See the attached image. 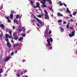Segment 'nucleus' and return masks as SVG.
Returning <instances> with one entry per match:
<instances>
[{"label": "nucleus", "instance_id": "obj_1", "mask_svg": "<svg viewBox=\"0 0 77 77\" xmlns=\"http://www.w3.org/2000/svg\"><path fill=\"white\" fill-rule=\"evenodd\" d=\"M47 42H48V44L47 45L48 47H49V50H50L51 49L52 50V45H51V44L50 43V42H53V38H47Z\"/></svg>", "mask_w": 77, "mask_h": 77}, {"label": "nucleus", "instance_id": "obj_2", "mask_svg": "<svg viewBox=\"0 0 77 77\" xmlns=\"http://www.w3.org/2000/svg\"><path fill=\"white\" fill-rule=\"evenodd\" d=\"M9 33L10 35H9L8 34H6L5 35V37L6 38L5 39H8V37L9 38H12V31H9Z\"/></svg>", "mask_w": 77, "mask_h": 77}, {"label": "nucleus", "instance_id": "obj_3", "mask_svg": "<svg viewBox=\"0 0 77 77\" xmlns=\"http://www.w3.org/2000/svg\"><path fill=\"white\" fill-rule=\"evenodd\" d=\"M5 40L7 42V46L8 47H9V48H11V47H12V45H11V44L10 43V42L9 41V38H7L6 39H5Z\"/></svg>", "mask_w": 77, "mask_h": 77}, {"label": "nucleus", "instance_id": "obj_4", "mask_svg": "<svg viewBox=\"0 0 77 77\" xmlns=\"http://www.w3.org/2000/svg\"><path fill=\"white\" fill-rule=\"evenodd\" d=\"M35 18L36 20H37V22L38 23H39L40 25H42V22L41 20L38 19L37 17H35Z\"/></svg>", "mask_w": 77, "mask_h": 77}, {"label": "nucleus", "instance_id": "obj_5", "mask_svg": "<svg viewBox=\"0 0 77 77\" xmlns=\"http://www.w3.org/2000/svg\"><path fill=\"white\" fill-rule=\"evenodd\" d=\"M45 20H49L50 19V17L48 15L45 14Z\"/></svg>", "mask_w": 77, "mask_h": 77}, {"label": "nucleus", "instance_id": "obj_6", "mask_svg": "<svg viewBox=\"0 0 77 77\" xmlns=\"http://www.w3.org/2000/svg\"><path fill=\"white\" fill-rule=\"evenodd\" d=\"M10 58H11V57L9 56H8L6 57V59L5 60H4V61H5L6 62H7V61H8V60H9L10 59Z\"/></svg>", "mask_w": 77, "mask_h": 77}, {"label": "nucleus", "instance_id": "obj_7", "mask_svg": "<svg viewBox=\"0 0 77 77\" xmlns=\"http://www.w3.org/2000/svg\"><path fill=\"white\" fill-rule=\"evenodd\" d=\"M0 27L2 29L5 30V26H4L3 24H1L0 25Z\"/></svg>", "mask_w": 77, "mask_h": 77}, {"label": "nucleus", "instance_id": "obj_8", "mask_svg": "<svg viewBox=\"0 0 77 77\" xmlns=\"http://www.w3.org/2000/svg\"><path fill=\"white\" fill-rule=\"evenodd\" d=\"M5 18L6 19L8 20V23H11V20L9 19V18H8V17H5Z\"/></svg>", "mask_w": 77, "mask_h": 77}, {"label": "nucleus", "instance_id": "obj_9", "mask_svg": "<svg viewBox=\"0 0 77 77\" xmlns=\"http://www.w3.org/2000/svg\"><path fill=\"white\" fill-rule=\"evenodd\" d=\"M57 15L58 17H63V14H61L60 13H57Z\"/></svg>", "mask_w": 77, "mask_h": 77}, {"label": "nucleus", "instance_id": "obj_10", "mask_svg": "<svg viewBox=\"0 0 77 77\" xmlns=\"http://www.w3.org/2000/svg\"><path fill=\"white\" fill-rule=\"evenodd\" d=\"M43 2H41V3L42 4H45V2H47L46 0H42Z\"/></svg>", "mask_w": 77, "mask_h": 77}, {"label": "nucleus", "instance_id": "obj_11", "mask_svg": "<svg viewBox=\"0 0 77 77\" xmlns=\"http://www.w3.org/2000/svg\"><path fill=\"white\" fill-rule=\"evenodd\" d=\"M43 5H42V8H47V5H45V4H42Z\"/></svg>", "mask_w": 77, "mask_h": 77}, {"label": "nucleus", "instance_id": "obj_12", "mask_svg": "<svg viewBox=\"0 0 77 77\" xmlns=\"http://www.w3.org/2000/svg\"><path fill=\"white\" fill-rule=\"evenodd\" d=\"M66 11H66V12H67V13H69V14L71 13V11L69 10V8H67Z\"/></svg>", "mask_w": 77, "mask_h": 77}, {"label": "nucleus", "instance_id": "obj_13", "mask_svg": "<svg viewBox=\"0 0 77 77\" xmlns=\"http://www.w3.org/2000/svg\"><path fill=\"white\" fill-rule=\"evenodd\" d=\"M60 30L61 32H64V29H63V28H62V27H60Z\"/></svg>", "mask_w": 77, "mask_h": 77}, {"label": "nucleus", "instance_id": "obj_14", "mask_svg": "<svg viewBox=\"0 0 77 77\" xmlns=\"http://www.w3.org/2000/svg\"><path fill=\"white\" fill-rule=\"evenodd\" d=\"M13 17H14V15H13V14H11L10 15V18L11 19V20H12L13 19Z\"/></svg>", "mask_w": 77, "mask_h": 77}, {"label": "nucleus", "instance_id": "obj_15", "mask_svg": "<svg viewBox=\"0 0 77 77\" xmlns=\"http://www.w3.org/2000/svg\"><path fill=\"white\" fill-rule=\"evenodd\" d=\"M72 34L73 36L75 35V31H73L72 32Z\"/></svg>", "mask_w": 77, "mask_h": 77}, {"label": "nucleus", "instance_id": "obj_16", "mask_svg": "<svg viewBox=\"0 0 77 77\" xmlns=\"http://www.w3.org/2000/svg\"><path fill=\"white\" fill-rule=\"evenodd\" d=\"M18 45H20V44H18V43L16 44L15 45H14L13 46V47L15 48L16 47H17V46H18Z\"/></svg>", "mask_w": 77, "mask_h": 77}, {"label": "nucleus", "instance_id": "obj_17", "mask_svg": "<svg viewBox=\"0 0 77 77\" xmlns=\"http://www.w3.org/2000/svg\"><path fill=\"white\" fill-rule=\"evenodd\" d=\"M3 69L2 68H1L0 69V74H1L3 72Z\"/></svg>", "mask_w": 77, "mask_h": 77}, {"label": "nucleus", "instance_id": "obj_18", "mask_svg": "<svg viewBox=\"0 0 77 77\" xmlns=\"http://www.w3.org/2000/svg\"><path fill=\"white\" fill-rule=\"evenodd\" d=\"M23 39V38L22 37H20V38L19 39L18 41H21Z\"/></svg>", "mask_w": 77, "mask_h": 77}, {"label": "nucleus", "instance_id": "obj_19", "mask_svg": "<svg viewBox=\"0 0 77 77\" xmlns=\"http://www.w3.org/2000/svg\"><path fill=\"white\" fill-rule=\"evenodd\" d=\"M61 2H61V1L59 2V3H60V6L63 5V3H61Z\"/></svg>", "mask_w": 77, "mask_h": 77}, {"label": "nucleus", "instance_id": "obj_20", "mask_svg": "<svg viewBox=\"0 0 77 77\" xmlns=\"http://www.w3.org/2000/svg\"><path fill=\"white\" fill-rule=\"evenodd\" d=\"M44 12H45V14H46V15H48V12H47V11L46 10H44Z\"/></svg>", "mask_w": 77, "mask_h": 77}, {"label": "nucleus", "instance_id": "obj_21", "mask_svg": "<svg viewBox=\"0 0 77 77\" xmlns=\"http://www.w3.org/2000/svg\"><path fill=\"white\" fill-rule=\"evenodd\" d=\"M36 5L37 7H39V3L37 2L36 3Z\"/></svg>", "mask_w": 77, "mask_h": 77}, {"label": "nucleus", "instance_id": "obj_22", "mask_svg": "<svg viewBox=\"0 0 77 77\" xmlns=\"http://www.w3.org/2000/svg\"><path fill=\"white\" fill-rule=\"evenodd\" d=\"M19 15L17 14L16 16V18H17V19H18V18H19Z\"/></svg>", "mask_w": 77, "mask_h": 77}, {"label": "nucleus", "instance_id": "obj_23", "mask_svg": "<svg viewBox=\"0 0 77 77\" xmlns=\"http://www.w3.org/2000/svg\"><path fill=\"white\" fill-rule=\"evenodd\" d=\"M32 22L33 24H34V23H35V19L32 20Z\"/></svg>", "mask_w": 77, "mask_h": 77}, {"label": "nucleus", "instance_id": "obj_24", "mask_svg": "<svg viewBox=\"0 0 77 77\" xmlns=\"http://www.w3.org/2000/svg\"><path fill=\"white\" fill-rule=\"evenodd\" d=\"M17 33V32H14V34L13 35V36H15V34Z\"/></svg>", "mask_w": 77, "mask_h": 77}, {"label": "nucleus", "instance_id": "obj_25", "mask_svg": "<svg viewBox=\"0 0 77 77\" xmlns=\"http://www.w3.org/2000/svg\"><path fill=\"white\" fill-rule=\"evenodd\" d=\"M58 22V23H62V20H59Z\"/></svg>", "mask_w": 77, "mask_h": 77}, {"label": "nucleus", "instance_id": "obj_26", "mask_svg": "<svg viewBox=\"0 0 77 77\" xmlns=\"http://www.w3.org/2000/svg\"><path fill=\"white\" fill-rule=\"evenodd\" d=\"M66 27L67 29H69V25L68 24V25H67Z\"/></svg>", "mask_w": 77, "mask_h": 77}, {"label": "nucleus", "instance_id": "obj_27", "mask_svg": "<svg viewBox=\"0 0 77 77\" xmlns=\"http://www.w3.org/2000/svg\"><path fill=\"white\" fill-rule=\"evenodd\" d=\"M11 56H14V51L12 52L11 54Z\"/></svg>", "mask_w": 77, "mask_h": 77}, {"label": "nucleus", "instance_id": "obj_28", "mask_svg": "<svg viewBox=\"0 0 77 77\" xmlns=\"http://www.w3.org/2000/svg\"><path fill=\"white\" fill-rule=\"evenodd\" d=\"M48 8H49V10H50L51 11V10H52V7H48Z\"/></svg>", "mask_w": 77, "mask_h": 77}, {"label": "nucleus", "instance_id": "obj_29", "mask_svg": "<svg viewBox=\"0 0 77 77\" xmlns=\"http://www.w3.org/2000/svg\"><path fill=\"white\" fill-rule=\"evenodd\" d=\"M38 17H39V18H42V16L40 15H38Z\"/></svg>", "mask_w": 77, "mask_h": 77}, {"label": "nucleus", "instance_id": "obj_30", "mask_svg": "<svg viewBox=\"0 0 77 77\" xmlns=\"http://www.w3.org/2000/svg\"><path fill=\"white\" fill-rule=\"evenodd\" d=\"M41 12H42L41 15H42V16H44V14L42 13V11H41Z\"/></svg>", "mask_w": 77, "mask_h": 77}, {"label": "nucleus", "instance_id": "obj_31", "mask_svg": "<svg viewBox=\"0 0 77 77\" xmlns=\"http://www.w3.org/2000/svg\"><path fill=\"white\" fill-rule=\"evenodd\" d=\"M76 14H77V12H74L73 14V15H75Z\"/></svg>", "mask_w": 77, "mask_h": 77}, {"label": "nucleus", "instance_id": "obj_32", "mask_svg": "<svg viewBox=\"0 0 77 77\" xmlns=\"http://www.w3.org/2000/svg\"><path fill=\"white\" fill-rule=\"evenodd\" d=\"M69 36H70V37H72V36H73V35L71 34H69Z\"/></svg>", "mask_w": 77, "mask_h": 77}, {"label": "nucleus", "instance_id": "obj_33", "mask_svg": "<svg viewBox=\"0 0 77 77\" xmlns=\"http://www.w3.org/2000/svg\"><path fill=\"white\" fill-rule=\"evenodd\" d=\"M16 75L18 77H20V75L19 74H17Z\"/></svg>", "mask_w": 77, "mask_h": 77}, {"label": "nucleus", "instance_id": "obj_34", "mask_svg": "<svg viewBox=\"0 0 77 77\" xmlns=\"http://www.w3.org/2000/svg\"><path fill=\"white\" fill-rule=\"evenodd\" d=\"M18 37H15L14 38V39L15 40H17V39H18Z\"/></svg>", "mask_w": 77, "mask_h": 77}, {"label": "nucleus", "instance_id": "obj_35", "mask_svg": "<svg viewBox=\"0 0 77 77\" xmlns=\"http://www.w3.org/2000/svg\"><path fill=\"white\" fill-rule=\"evenodd\" d=\"M22 36L23 37H25L26 36V34H22Z\"/></svg>", "mask_w": 77, "mask_h": 77}, {"label": "nucleus", "instance_id": "obj_36", "mask_svg": "<svg viewBox=\"0 0 77 77\" xmlns=\"http://www.w3.org/2000/svg\"><path fill=\"white\" fill-rule=\"evenodd\" d=\"M63 5H64L65 7H67V5H66V4H65V3H63Z\"/></svg>", "mask_w": 77, "mask_h": 77}, {"label": "nucleus", "instance_id": "obj_37", "mask_svg": "<svg viewBox=\"0 0 77 77\" xmlns=\"http://www.w3.org/2000/svg\"><path fill=\"white\" fill-rule=\"evenodd\" d=\"M51 33V31L50 30L49 32V35H50Z\"/></svg>", "mask_w": 77, "mask_h": 77}, {"label": "nucleus", "instance_id": "obj_38", "mask_svg": "<svg viewBox=\"0 0 77 77\" xmlns=\"http://www.w3.org/2000/svg\"><path fill=\"white\" fill-rule=\"evenodd\" d=\"M23 72H24L23 73L24 74H25V73L26 72H27V70L24 71H23Z\"/></svg>", "mask_w": 77, "mask_h": 77}, {"label": "nucleus", "instance_id": "obj_39", "mask_svg": "<svg viewBox=\"0 0 77 77\" xmlns=\"http://www.w3.org/2000/svg\"><path fill=\"white\" fill-rule=\"evenodd\" d=\"M17 22H18V20H14V22L15 23H17Z\"/></svg>", "mask_w": 77, "mask_h": 77}, {"label": "nucleus", "instance_id": "obj_40", "mask_svg": "<svg viewBox=\"0 0 77 77\" xmlns=\"http://www.w3.org/2000/svg\"><path fill=\"white\" fill-rule=\"evenodd\" d=\"M36 24L38 27H39V26H40V25H39V23H36Z\"/></svg>", "mask_w": 77, "mask_h": 77}, {"label": "nucleus", "instance_id": "obj_41", "mask_svg": "<svg viewBox=\"0 0 77 77\" xmlns=\"http://www.w3.org/2000/svg\"><path fill=\"white\" fill-rule=\"evenodd\" d=\"M47 35V36H48L49 37H50V35H47V34H48V32H46L45 33Z\"/></svg>", "mask_w": 77, "mask_h": 77}, {"label": "nucleus", "instance_id": "obj_42", "mask_svg": "<svg viewBox=\"0 0 77 77\" xmlns=\"http://www.w3.org/2000/svg\"><path fill=\"white\" fill-rule=\"evenodd\" d=\"M15 12V11H12L11 14H13V13Z\"/></svg>", "mask_w": 77, "mask_h": 77}, {"label": "nucleus", "instance_id": "obj_43", "mask_svg": "<svg viewBox=\"0 0 77 77\" xmlns=\"http://www.w3.org/2000/svg\"><path fill=\"white\" fill-rule=\"evenodd\" d=\"M49 3H50V4H52V2H51V1L49 0Z\"/></svg>", "mask_w": 77, "mask_h": 77}, {"label": "nucleus", "instance_id": "obj_44", "mask_svg": "<svg viewBox=\"0 0 77 77\" xmlns=\"http://www.w3.org/2000/svg\"><path fill=\"white\" fill-rule=\"evenodd\" d=\"M70 29L72 30H74V28L72 27H70Z\"/></svg>", "mask_w": 77, "mask_h": 77}, {"label": "nucleus", "instance_id": "obj_45", "mask_svg": "<svg viewBox=\"0 0 77 77\" xmlns=\"http://www.w3.org/2000/svg\"><path fill=\"white\" fill-rule=\"evenodd\" d=\"M33 7L34 8H36L38 7H37V6H34Z\"/></svg>", "mask_w": 77, "mask_h": 77}, {"label": "nucleus", "instance_id": "obj_46", "mask_svg": "<svg viewBox=\"0 0 77 77\" xmlns=\"http://www.w3.org/2000/svg\"><path fill=\"white\" fill-rule=\"evenodd\" d=\"M19 29H21V26L20 25L19 26Z\"/></svg>", "mask_w": 77, "mask_h": 77}, {"label": "nucleus", "instance_id": "obj_47", "mask_svg": "<svg viewBox=\"0 0 77 77\" xmlns=\"http://www.w3.org/2000/svg\"><path fill=\"white\" fill-rule=\"evenodd\" d=\"M63 24H66V22L65 21H64L63 23Z\"/></svg>", "mask_w": 77, "mask_h": 77}, {"label": "nucleus", "instance_id": "obj_48", "mask_svg": "<svg viewBox=\"0 0 77 77\" xmlns=\"http://www.w3.org/2000/svg\"><path fill=\"white\" fill-rule=\"evenodd\" d=\"M23 72H21V73L22 75H23V74H24Z\"/></svg>", "mask_w": 77, "mask_h": 77}, {"label": "nucleus", "instance_id": "obj_49", "mask_svg": "<svg viewBox=\"0 0 77 77\" xmlns=\"http://www.w3.org/2000/svg\"><path fill=\"white\" fill-rule=\"evenodd\" d=\"M13 29H15V26H13Z\"/></svg>", "mask_w": 77, "mask_h": 77}, {"label": "nucleus", "instance_id": "obj_50", "mask_svg": "<svg viewBox=\"0 0 77 77\" xmlns=\"http://www.w3.org/2000/svg\"><path fill=\"white\" fill-rule=\"evenodd\" d=\"M18 30H19V32H21V30H20V29H18Z\"/></svg>", "mask_w": 77, "mask_h": 77}, {"label": "nucleus", "instance_id": "obj_51", "mask_svg": "<svg viewBox=\"0 0 77 77\" xmlns=\"http://www.w3.org/2000/svg\"><path fill=\"white\" fill-rule=\"evenodd\" d=\"M30 3H31V4H33L34 3L33 2L31 1L30 2Z\"/></svg>", "mask_w": 77, "mask_h": 77}, {"label": "nucleus", "instance_id": "obj_52", "mask_svg": "<svg viewBox=\"0 0 77 77\" xmlns=\"http://www.w3.org/2000/svg\"><path fill=\"white\" fill-rule=\"evenodd\" d=\"M17 51H18L17 50V51H15L14 52V53H17Z\"/></svg>", "mask_w": 77, "mask_h": 77}, {"label": "nucleus", "instance_id": "obj_53", "mask_svg": "<svg viewBox=\"0 0 77 77\" xmlns=\"http://www.w3.org/2000/svg\"><path fill=\"white\" fill-rule=\"evenodd\" d=\"M51 11H52V12H54V11H53V9H52V10H51Z\"/></svg>", "mask_w": 77, "mask_h": 77}, {"label": "nucleus", "instance_id": "obj_54", "mask_svg": "<svg viewBox=\"0 0 77 77\" xmlns=\"http://www.w3.org/2000/svg\"><path fill=\"white\" fill-rule=\"evenodd\" d=\"M11 42L12 43L14 42V41H13V39H12L11 40Z\"/></svg>", "mask_w": 77, "mask_h": 77}, {"label": "nucleus", "instance_id": "obj_55", "mask_svg": "<svg viewBox=\"0 0 77 77\" xmlns=\"http://www.w3.org/2000/svg\"><path fill=\"white\" fill-rule=\"evenodd\" d=\"M72 14H71L70 15V17H72Z\"/></svg>", "mask_w": 77, "mask_h": 77}, {"label": "nucleus", "instance_id": "obj_56", "mask_svg": "<svg viewBox=\"0 0 77 77\" xmlns=\"http://www.w3.org/2000/svg\"><path fill=\"white\" fill-rule=\"evenodd\" d=\"M26 61V60H23V62H25Z\"/></svg>", "mask_w": 77, "mask_h": 77}, {"label": "nucleus", "instance_id": "obj_57", "mask_svg": "<svg viewBox=\"0 0 77 77\" xmlns=\"http://www.w3.org/2000/svg\"><path fill=\"white\" fill-rule=\"evenodd\" d=\"M16 24H17L18 25V22H17V23H16Z\"/></svg>", "mask_w": 77, "mask_h": 77}, {"label": "nucleus", "instance_id": "obj_58", "mask_svg": "<svg viewBox=\"0 0 77 77\" xmlns=\"http://www.w3.org/2000/svg\"><path fill=\"white\" fill-rule=\"evenodd\" d=\"M71 21H73V20L72 19H71Z\"/></svg>", "mask_w": 77, "mask_h": 77}, {"label": "nucleus", "instance_id": "obj_59", "mask_svg": "<svg viewBox=\"0 0 77 77\" xmlns=\"http://www.w3.org/2000/svg\"><path fill=\"white\" fill-rule=\"evenodd\" d=\"M46 1L48 2H49V1H50V0H46Z\"/></svg>", "mask_w": 77, "mask_h": 77}, {"label": "nucleus", "instance_id": "obj_60", "mask_svg": "<svg viewBox=\"0 0 77 77\" xmlns=\"http://www.w3.org/2000/svg\"><path fill=\"white\" fill-rule=\"evenodd\" d=\"M51 17H53V15H51Z\"/></svg>", "mask_w": 77, "mask_h": 77}, {"label": "nucleus", "instance_id": "obj_61", "mask_svg": "<svg viewBox=\"0 0 77 77\" xmlns=\"http://www.w3.org/2000/svg\"><path fill=\"white\" fill-rule=\"evenodd\" d=\"M25 77H28V76H26Z\"/></svg>", "mask_w": 77, "mask_h": 77}, {"label": "nucleus", "instance_id": "obj_62", "mask_svg": "<svg viewBox=\"0 0 77 77\" xmlns=\"http://www.w3.org/2000/svg\"><path fill=\"white\" fill-rule=\"evenodd\" d=\"M2 75H0V77H1V76H2Z\"/></svg>", "mask_w": 77, "mask_h": 77}, {"label": "nucleus", "instance_id": "obj_63", "mask_svg": "<svg viewBox=\"0 0 77 77\" xmlns=\"http://www.w3.org/2000/svg\"><path fill=\"white\" fill-rule=\"evenodd\" d=\"M38 8H40V7H39H39H38Z\"/></svg>", "mask_w": 77, "mask_h": 77}, {"label": "nucleus", "instance_id": "obj_64", "mask_svg": "<svg viewBox=\"0 0 77 77\" xmlns=\"http://www.w3.org/2000/svg\"><path fill=\"white\" fill-rule=\"evenodd\" d=\"M67 18H68V19L69 18V17H67Z\"/></svg>", "mask_w": 77, "mask_h": 77}]
</instances>
